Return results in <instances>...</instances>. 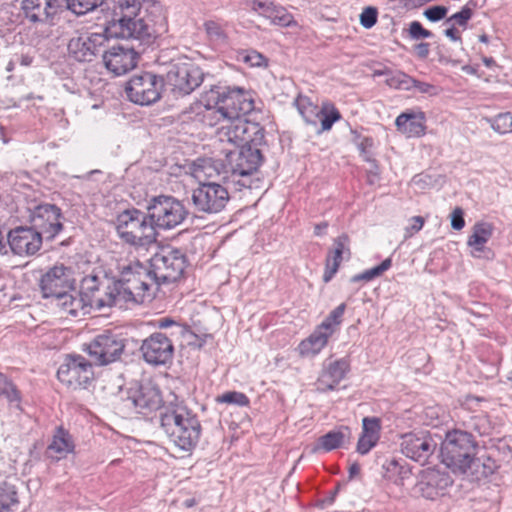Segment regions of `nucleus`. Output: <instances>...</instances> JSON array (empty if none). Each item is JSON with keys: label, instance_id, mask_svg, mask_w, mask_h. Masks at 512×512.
I'll list each match as a JSON object with an SVG mask.
<instances>
[{"label": "nucleus", "instance_id": "50", "mask_svg": "<svg viewBox=\"0 0 512 512\" xmlns=\"http://www.w3.org/2000/svg\"><path fill=\"white\" fill-rule=\"evenodd\" d=\"M414 78L403 72H396L387 79V84L395 89L410 91L413 89Z\"/></svg>", "mask_w": 512, "mask_h": 512}, {"label": "nucleus", "instance_id": "26", "mask_svg": "<svg viewBox=\"0 0 512 512\" xmlns=\"http://www.w3.org/2000/svg\"><path fill=\"white\" fill-rule=\"evenodd\" d=\"M351 257L350 238L347 234H341L333 240V249L329 250L325 260L323 281L328 283L337 273L341 262Z\"/></svg>", "mask_w": 512, "mask_h": 512}, {"label": "nucleus", "instance_id": "3", "mask_svg": "<svg viewBox=\"0 0 512 512\" xmlns=\"http://www.w3.org/2000/svg\"><path fill=\"white\" fill-rule=\"evenodd\" d=\"M476 453L477 443L473 436L462 430L448 432L441 445L442 463L457 474H466L468 471L474 474V468L479 463Z\"/></svg>", "mask_w": 512, "mask_h": 512}, {"label": "nucleus", "instance_id": "23", "mask_svg": "<svg viewBox=\"0 0 512 512\" xmlns=\"http://www.w3.org/2000/svg\"><path fill=\"white\" fill-rule=\"evenodd\" d=\"M81 296L90 307H110L116 305L114 285L101 291V284L97 276H87L81 282Z\"/></svg>", "mask_w": 512, "mask_h": 512}, {"label": "nucleus", "instance_id": "6", "mask_svg": "<svg viewBox=\"0 0 512 512\" xmlns=\"http://www.w3.org/2000/svg\"><path fill=\"white\" fill-rule=\"evenodd\" d=\"M253 143H249L239 148L224 149L225 153L224 168L236 182L243 188H252V175L257 172L263 157L260 150Z\"/></svg>", "mask_w": 512, "mask_h": 512}, {"label": "nucleus", "instance_id": "30", "mask_svg": "<svg viewBox=\"0 0 512 512\" xmlns=\"http://www.w3.org/2000/svg\"><path fill=\"white\" fill-rule=\"evenodd\" d=\"M351 438V429L348 426H340L319 437L311 451L312 453L330 452L349 444Z\"/></svg>", "mask_w": 512, "mask_h": 512}, {"label": "nucleus", "instance_id": "29", "mask_svg": "<svg viewBox=\"0 0 512 512\" xmlns=\"http://www.w3.org/2000/svg\"><path fill=\"white\" fill-rule=\"evenodd\" d=\"M425 123V113L420 110H407L398 115L395 120L397 130L408 138L423 136L426 130Z\"/></svg>", "mask_w": 512, "mask_h": 512}, {"label": "nucleus", "instance_id": "28", "mask_svg": "<svg viewBox=\"0 0 512 512\" xmlns=\"http://www.w3.org/2000/svg\"><path fill=\"white\" fill-rule=\"evenodd\" d=\"M21 8L30 22L44 23L58 13L59 5L56 0H22Z\"/></svg>", "mask_w": 512, "mask_h": 512}, {"label": "nucleus", "instance_id": "49", "mask_svg": "<svg viewBox=\"0 0 512 512\" xmlns=\"http://www.w3.org/2000/svg\"><path fill=\"white\" fill-rule=\"evenodd\" d=\"M238 60L250 67H261L267 65L266 58L256 50H242L238 53Z\"/></svg>", "mask_w": 512, "mask_h": 512}, {"label": "nucleus", "instance_id": "11", "mask_svg": "<svg viewBox=\"0 0 512 512\" xmlns=\"http://www.w3.org/2000/svg\"><path fill=\"white\" fill-rule=\"evenodd\" d=\"M166 79L175 96H185L201 85L204 73L198 65L191 61H179L170 66Z\"/></svg>", "mask_w": 512, "mask_h": 512}, {"label": "nucleus", "instance_id": "45", "mask_svg": "<svg viewBox=\"0 0 512 512\" xmlns=\"http://www.w3.org/2000/svg\"><path fill=\"white\" fill-rule=\"evenodd\" d=\"M487 122L490 124L491 128L499 134L512 132L510 112L499 113L494 117L487 118Z\"/></svg>", "mask_w": 512, "mask_h": 512}, {"label": "nucleus", "instance_id": "20", "mask_svg": "<svg viewBox=\"0 0 512 512\" xmlns=\"http://www.w3.org/2000/svg\"><path fill=\"white\" fill-rule=\"evenodd\" d=\"M126 401L127 406L134 407L142 414L157 410L163 402L159 388L151 381L142 382L138 388L131 389Z\"/></svg>", "mask_w": 512, "mask_h": 512}, {"label": "nucleus", "instance_id": "40", "mask_svg": "<svg viewBox=\"0 0 512 512\" xmlns=\"http://www.w3.org/2000/svg\"><path fill=\"white\" fill-rule=\"evenodd\" d=\"M18 504L17 492L14 486L0 484V512H10Z\"/></svg>", "mask_w": 512, "mask_h": 512}, {"label": "nucleus", "instance_id": "55", "mask_svg": "<svg viewBox=\"0 0 512 512\" xmlns=\"http://www.w3.org/2000/svg\"><path fill=\"white\" fill-rule=\"evenodd\" d=\"M378 17V10L373 6L365 7L360 14V24L366 28H372L376 22Z\"/></svg>", "mask_w": 512, "mask_h": 512}, {"label": "nucleus", "instance_id": "59", "mask_svg": "<svg viewBox=\"0 0 512 512\" xmlns=\"http://www.w3.org/2000/svg\"><path fill=\"white\" fill-rule=\"evenodd\" d=\"M413 89H416L421 94H427L430 96H435L439 94L440 91L437 86L427 82L419 81L415 78L413 83Z\"/></svg>", "mask_w": 512, "mask_h": 512}, {"label": "nucleus", "instance_id": "47", "mask_svg": "<svg viewBox=\"0 0 512 512\" xmlns=\"http://www.w3.org/2000/svg\"><path fill=\"white\" fill-rule=\"evenodd\" d=\"M0 396L5 397L10 403H19L21 400L16 386L2 373H0Z\"/></svg>", "mask_w": 512, "mask_h": 512}, {"label": "nucleus", "instance_id": "60", "mask_svg": "<svg viewBox=\"0 0 512 512\" xmlns=\"http://www.w3.org/2000/svg\"><path fill=\"white\" fill-rule=\"evenodd\" d=\"M385 467L388 472L398 473L401 479H404L410 473L409 469L400 465L396 459L388 460Z\"/></svg>", "mask_w": 512, "mask_h": 512}, {"label": "nucleus", "instance_id": "13", "mask_svg": "<svg viewBox=\"0 0 512 512\" xmlns=\"http://www.w3.org/2000/svg\"><path fill=\"white\" fill-rule=\"evenodd\" d=\"M93 377L92 364L82 355H66L57 371L58 380L73 390L87 388Z\"/></svg>", "mask_w": 512, "mask_h": 512}, {"label": "nucleus", "instance_id": "61", "mask_svg": "<svg viewBox=\"0 0 512 512\" xmlns=\"http://www.w3.org/2000/svg\"><path fill=\"white\" fill-rule=\"evenodd\" d=\"M411 225L406 228V235L405 237H411L413 234L419 232L425 223V220L422 216H414L410 219Z\"/></svg>", "mask_w": 512, "mask_h": 512}, {"label": "nucleus", "instance_id": "36", "mask_svg": "<svg viewBox=\"0 0 512 512\" xmlns=\"http://www.w3.org/2000/svg\"><path fill=\"white\" fill-rule=\"evenodd\" d=\"M57 300L63 314L72 317L79 316L81 312L85 313V308L89 306L82 296H73L68 291L58 297Z\"/></svg>", "mask_w": 512, "mask_h": 512}, {"label": "nucleus", "instance_id": "53", "mask_svg": "<svg viewBox=\"0 0 512 512\" xmlns=\"http://www.w3.org/2000/svg\"><path fill=\"white\" fill-rule=\"evenodd\" d=\"M216 401L218 403L234 404L241 407L249 404V398L244 393L237 391H229L219 395L217 396Z\"/></svg>", "mask_w": 512, "mask_h": 512}, {"label": "nucleus", "instance_id": "38", "mask_svg": "<svg viewBox=\"0 0 512 512\" xmlns=\"http://www.w3.org/2000/svg\"><path fill=\"white\" fill-rule=\"evenodd\" d=\"M320 111L318 122L321 124V129L318 132L329 131L333 124L341 119L340 112L332 104L324 105Z\"/></svg>", "mask_w": 512, "mask_h": 512}, {"label": "nucleus", "instance_id": "4", "mask_svg": "<svg viewBox=\"0 0 512 512\" xmlns=\"http://www.w3.org/2000/svg\"><path fill=\"white\" fill-rule=\"evenodd\" d=\"M115 227L119 238L129 245L146 247L157 241L158 233L148 213L139 209L131 208L119 213Z\"/></svg>", "mask_w": 512, "mask_h": 512}, {"label": "nucleus", "instance_id": "21", "mask_svg": "<svg viewBox=\"0 0 512 512\" xmlns=\"http://www.w3.org/2000/svg\"><path fill=\"white\" fill-rule=\"evenodd\" d=\"M436 442L425 433H408L402 437L401 450L408 458L425 464L436 449Z\"/></svg>", "mask_w": 512, "mask_h": 512}, {"label": "nucleus", "instance_id": "58", "mask_svg": "<svg viewBox=\"0 0 512 512\" xmlns=\"http://www.w3.org/2000/svg\"><path fill=\"white\" fill-rule=\"evenodd\" d=\"M448 8L445 6L437 5L427 8L423 15L431 22H437L446 17Z\"/></svg>", "mask_w": 512, "mask_h": 512}, {"label": "nucleus", "instance_id": "27", "mask_svg": "<svg viewBox=\"0 0 512 512\" xmlns=\"http://www.w3.org/2000/svg\"><path fill=\"white\" fill-rule=\"evenodd\" d=\"M43 297L56 299L70 288L67 269L64 266H54L40 280Z\"/></svg>", "mask_w": 512, "mask_h": 512}, {"label": "nucleus", "instance_id": "2", "mask_svg": "<svg viewBox=\"0 0 512 512\" xmlns=\"http://www.w3.org/2000/svg\"><path fill=\"white\" fill-rule=\"evenodd\" d=\"M160 425L170 441L184 452H190L199 442L202 427L197 414L175 395L163 405Z\"/></svg>", "mask_w": 512, "mask_h": 512}, {"label": "nucleus", "instance_id": "25", "mask_svg": "<svg viewBox=\"0 0 512 512\" xmlns=\"http://www.w3.org/2000/svg\"><path fill=\"white\" fill-rule=\"evenodd\" d=\"M452 483L453 480L448 473L436 469H428L423 473L417 487L422 497L435 500L440 495H443L444 491Z\"/></svg>", "mask_w": 512, "mask_h": 512}, {"label": "nucleus", "instance_id": "24", "mask_svg": "<svg viewBox=\"0 0 512 512\" xmlns=\"http://www.w3.org/2000/svg\"><path fill=\"white\" fill-rule=\"evenodd\" d=\"M205 98L206 103L200 101L190 106V109L185 112L187 118L203 126H221L224 122V113H222L219 105L215 104V100L209 99V92L206 93Z\"/></svg>", "mask_w": 512, "mask_h": 512}, {"label": "nucleus", "instance_id": "64", "mask_svg": "<svg viewBox=\"0 0 512 512\" xmlns=\"http://www.w3.org/2000/svg\"><path fill=\"white\" fill-rule=\"evenodd\" d=\"M415 53L420 59H426L430 53V44L426 42L418 43L414 46Z\"/></svg>", "mask_w": 512, "mask_h": 512}, {"label": "nucleus", "instance_id": "7", "mask_svg": "<svg viewBox=\"0 0 512 512\" xmlns=\"http://www.w3.org/2000/svg\"><path fill=\"white\" fill-rule=\"evenodd\" d=\"M187 265L185 254L176 248L165 247L150 259V270L156 285L175 282Z\"/></svg>", "mask_w": 512, "mask_h": 512}, {"label": "nucleus", "instance_id": "22", "mask_svg": "<svg viewBox=\"0 0 512 512\" xmlns=\"http://www.w3.org/2000/svg\"><path fill=\"white\" fill-rule=\"evenodd\" d=\"M41 233L34 230L33 227H16L12 229L7 236L8 244L14 254L33 255L42 245Z\"/></svg>", "mask_w": 512, "mask_h": 512}, {"label": "nucleus", "instance_id": "62", "mask_svg": "<svg viewBox=\"0 0 512 512\" xmlns=\"http://www.w3.org/2000/svg\"><path fill=\"white\" fill-rule=\"evenodd\" d=\"M451 226L455 230H461L465 226L463 210L459 207L455 208L452 212Z\"/></svg>", "mask_w": 512, "mask_h": 512}, {"label": "nucleus", "instance_id": "44", "mask_svg": "<svg viewBox=\"0 0 512 512\" xmlns=\"http://www.w3.org/2000/svg\"><path fill=\"white\" fill-rule=\"evenodd\" d=\"M204 28L211 42L216 45H222L226 43L227 35L220 23L209 20L204 23Z\"/></svg>", "mask_w": 512, "mask_h": 512}, {"label": "nucleus", "instance_id": "10", "mask_svg": "<svg viewBox=\"0 0 512 512\" xmlns=\"http://www.w3.org/2000/svg\"><path fill=\"white\" fill-rule=\"evenodd\" d=\"M217 138L221 143L239 148L249 143L258 145L264 138V132L258 124L245 118H224V122L217 130Z\"/></svg>", "mask_w": 512, "mask_h": 512}, {"label": "nucleus", "instance_id": "41", "mask_svg": "<svg viewBox=\"0 0 512 512\" xmlns=\"http://www.w3.org/2000/svg\"><path fill=\"white\" fill-rule=\"evenodd\" d=\"M267 19L274 25L281 27L296 26L297 22L294 20L293 15L287 11V9L281 5L276 4L271 14L268 15Z\"/></svg>", "mask_w": 512, "mask_h": 512}, {"label": "nucleus", "instance_id": "57", "mask_svg": "<svg viewBox=\"0 0 512 512\" xmlns=\"http://www.w3.org/2000/svg\"><path fill=\"white\" fill-rule=\"evenodd\" d=\"M171 326H175L178 332L183 336L188 334L190 336L197 338V336L190 329H188L187 326L181 325L171 318L165 317L157 320V327L160 329H166Z\"/></svg>", "mask_w": 512, "mask_h": 512}, {"label": "nucleus", "instance_id": "31", "mask_svg": "<svg viewBox=\"0 0 512 512\" xmlns=\"http://www.w3.org/2000/svg\"><path fill=\"white\" fill-rule=\"evenodd\" d=\"M332 333L326 330V326L317 325L314 331L298 345V352L302 357H314L328 344Z\"/></svg>", "mask_w": 512, "mask_h": 512}, {"label": "nucleus", "instance_id": "34", "mask_svg": "<svg viewBox=\"0 0 512 512\" xmlns=\"http://www.w3.org/2000/svg\"><path fill=\"white\" fill-rule=\"evenodd\" d=\"M75 444L71 434L63 427H58L47 447V454L57 461L64 459L68 454L73 453Z\"/></svg>", "mask_w": 512, "mask_h": 512}, {"label": "nucleus", "instance_id": "12", "mask_svg": "<svg viewBox=\"0 0 512 512\" xmlns=\"http://www.w3.org/2000/svg\"><path fill=\"white\" fill-rule=\"evenodd\" d=\"M164 80L151 72L134 75L126 84L128 99L139 105H151L161 97Z\"/></svg>", "mask_w": 512, "mask_h": 512}, {"label": "nucleus", "instance_id": "15", "mask_svg": "<svg viewBox=\"0 0 512 512\" xmlns=\"http://www.w3.org/2000/svg\"><path fill=\"white\" fill-rule=\"evenodd\" d=\"M226 187L215 182H204L192 192V203L198 212L216 214L221 212L229 201Z\"/></svg>", "mask_w": 512, "mask_h": 512}, {"label": "nucleus", "instance_id": "8", "mask_svg": "<svg viewBox=\"0 0 512 512\" xmlns=\"http://www.w3.org/2000/svg\"><path fill=\"white\" fill-rule=\"evenodd\" d=\"M147 210L155 230H171L180 225L188 215L183 203L171 196L154 197Z\"/></svg>", "mask_w": 512, "mask_h": 512}, {"label": "nucleus", "instance_id": "5", "mask_svg": "<svg viewBox=\"0 0 512 512\" xmlns=\"http://www.w3.org/2000/svg\"><path fill=\"white\" fill-rule=\"evenodd\" d=\"M156 285L150 268L139 262L123 267L120 279L114 284L116 302L122 299L126 302L143 303L151 299L152 285Z\"/></svg>", "mask_w": 512, "mask_h": 512}, {"label": "nucleus", "instance_id": "63", "mask_svg": "<svg viewBox=\"0 0 512 512\" xmlns=\"http://www.w3.org/2000/svg\"><path fill=\"white\" fill-rule=\"evenodd\" d=\"M447 28L444 30V35L454 42H461V31L459 28L452 24H445Z\"/></svg>", "mask_w": 512, "mask_h": 512}, {"label": "nucleus", "instance_id": "19", "mask_svg": "<svg viewBox=\"0 0 512 512\" xmlns=\"http://www.w3.org/2000/svg\"><path fill=\"white\" fill-rule=\"evenodd\" d=\"M139 52L134 47L125 45L112 46L103 53L105 67L120 76L136 67Z\"/></svg>", "mask_w": 512, "mask_h": 512}, {"label": "nucleus", "instance_id": "46", "mask_svg": "<svg viewBox=\"0 0 512 512\" xmlns=\"http://www.w3.org/2000/svg\"><path fill=\"white\" fill-rule=\"evenodd\" d=\"M67 8L77 15H84L103 4L104 0H66Z\"/></svg>", "mask_w": 512, "mask_h": 512}, {"label": "nucleus", "instance_id": "35", "mask_svg": "<svg viewBox=\"0 0 512 512\" xmlns=\"http://www.w3.org/2000/svg\"><path fill=\"white\" fill-rule=\"evenodd\" d=\"M493 234V226L487 222H478L472 228V234L469 236L467 244L471 248V255L480 258L485 251L486 243Z\"/></svg>", "mask_w": 512, "mask_h": 512}, {"label": "nucleus", "instance_id": "18", "mask_svg": "<svg viewBox=\"0 0 512 512\" xmlns=\"http://www.w3.org/2000/svg\"><path fill=\"white\" fill-rule=\"evenodd\" d=\"M107 41L108 38L103 32L81 34L69 41L68 51L79 62H91L103 51Z\"/></svg>", "mask_w": 512, "mask_h": 512}, {"label": "nucleus", "instance_id": "42", "mask_svg": "<svg viewBox=\"0 0 512 512\" xmlns=\"http://www.w3.org/2000/svg\"><path fill=\"white\" fill-rule=\"evenodd\" d=\"M391 266H392L391 258H386L385 260H383L381 262V264H379L371 269H367V270L363 271L362 273L353 276L351 281L352 282H359V281L369 282V281L381 276L385 271L390 269Z\"/></svg>", "mask_w": 512, "mask_h": 512}, {"label": "nucleus", "instance_id": "14", "mask_svg": "<svg viewBox=\"0 0 512 512\" xmlns=\"http://www.w3.org/2000/svg\"><path fill=\"white\" fill-rule=\"evenodd\" d=\"M125 346L124 338L110 331H105L95 336L87 345L85 351L96 365H107L120 359Z\"/></svg>", "mask_w": 512, "mask_h": 512}, {"label": "nucleus", "instance_id": "32", "mask_svg": "<svg viewBox=\"0 0 512 512\" xmlns=\"http://www.w3.org/2000/svg\"><path fill=\"white\" fill-rule=\"evenodd\" d=\"M350 369V363L347 359L341 358L329 363L321 373L318 380L323 391L334 390L337 385L345 378Z\"/></svg>", "mask_w": 512, "mask_h": 512}, {"label": "nucleus", "instance_id": "16", "mask_svg": "<svg viewBox=\"0 0 512 512\" xmlns=\"http://www.w3.org/2000/svg\"><path fill=\"white\" fill-rule=\"evenodd\" d=\"M61 210L54 204H39L30 214L34 230L41 233L43 238L52 240L62 230Z\"/></svg>", "mask_w": 512, "mask_h": 512}, {"label": "nucleus", "instance_id": "37", "mask_svg": "<svg viewBox=\"0 0 512 512\" xmlns=\"http://www.w3.org/2000/svg\"><path fill=\"white\" fill-rule=\"evenodd\" d=\"M296 106L305 120L306 123L316 125L318 122V115L321 113L318 106L312 104L310 100L306 97H299L296 100Z\"/></svg>", "mask_w": 512, "mask_h": 512}, {"label": "nucleus", "instance_id": "39", "mask_svg": "<svg viewBox=\"0 0 512 512\" xmlns=\"http://www.w3.org/2000/svg\"><path fill=\"white\" fill-rule=\"evenodd\" d=\"M193 175L201 184L219 175V171L211 160L203 159L195 164Z\"/></svg>", "mask_w": 512, "mask_h": 512}, {"label": "nucleus", "instance_id": "52", "mask_svg": "<svg viewBox=\"0 0 512 512\" xmlns=\"http://www.w3.org/2000/svg\"><path fill=\"white\" fill-rule=\"evenodd\" d=\"M242 2L258 15L267 18L276 5L271 0H242Z\"/></svg>", "mask_w": 512, "mask_h": 512}, {"label": "nucleus", "instance_id": "43", "mask_svg": "<svg viewBox=\"0 0 512 512\" xmlns=\"http://www.w3.org/2000/svg\"><path fill=\"white\" fill-rule=\"evenodd\" d=\"M345 310L346 304L341 303L336 308H334L319 325L326 326V330L334 334L342 323Z\"/></svg>", "mask_w": 512, "mask_h": 512}, {"label": "nucleus", "instance_id": "33", "mask_svg": "<svg viewBox=\"0 0 512 512\" xmlns=\"http://www.w3.org/2000/svg\"><path fill=\"white\" fill-rule=\"evenodd\" d=\"M381 424L376 417H365L362 420V433L357 443V452L367 454L379 441Z\"/></svg>", "mask_w": 512, "mask_h": 512}, {"label": "nucleus", "instance_id": "54", "mask_svg": "<svg viewBox=\"0 0 512 512\" xmlns=\"http://www.w3.org/2000/svg\"><path fill=\"white\" fill-rule=\"evenodd\" d=\"M356 145L360 151V155L363 160L370 163H375V160L372 158L371 149L374 146V140L369 136H360L356 135Z\"/></svg>", "mask_w": 512, "mask_h": 512}, {"label": "nucleus", "instance_id": "48", "mask_svg": "<svg viewBox=\"0 0 512 512\" xmlns=\"http://www.w3.org/2000/svg\"><path fill=\"white\" fill-rule=\"evenodd\" d=\"M467 427L477 432L479 435H488L491 431V423L487 415L480 413L472 416Z\"/></svg>", "mask_w": 512, "mask_h": 512}, {"label": "nucleus", "instance_id": "9", "mask_svg": "<svg viewBox=\"0 0 512 512\" xmlns=\"http://www.w3.org/2000/svg\"><path fill=\"white\" fill-rule=\"evenodd\" d=\"M209 99L219 105L224 118H244L254 108L250 94L239 87L215 86L209 91Z\"/></svg>", "mask_w": 512, "mask_h": 512}, {"label": "nucleus", "instance_id": "56", "mask_svg": "<svg viewBox=\"0 0 512 512\" xmlns=\"http://www.w3.org/2000/svg\"><path fill=\"white\" fill-rule=\"evenodd\" d=\"M409 36L413 40H420L426 38H432L433 33L427 29H425L422 24L418 21H412L409 24Z\"/></svg>", "mask_w": 512, "mask_h": 512}, {"label": "nucleus", "instance_id": "1", "mask_svg": "<svg viewBox=\"0 0 512 512\" xmlns=\"http://www.w3.org/2000/svg\"><path fill=\"white\" fill-rule=\"evenodd\" d=\"M115 17L116 36L147 47L166 31V17L156 0H109Z\"/></svg>", "mask_w": 512, "mask_h": 512}, {"label": "nucleus", "instance_id": "17", "mask_svg": "<svg viewBox=\"0 0 512 512\" xmlns=\"http://www.w3.org/2000/svg\"><path fill=\"white\" fill-rule=\"evenodd\" d=\"M143 359L150 365L159 366L170 362L174 355L172 340L162 332L152 333L140 346Z\"/></svg>", "mask_w": 512, "mask_h": 512}, {"label": "nucleus", "instance_id": "51", "mask_svg": "<svg viewBox=\"0 0 512 512\" xmlns=\"http://www.w3.org/2000/svg\"><path fill=\"white\" fill-rule=\"evenodd\" d=\"M473 11L467 5L464 6L459 12L454 13L450 17L446 18L444 24H452L457 28L465 30L468 26L469 20L472 18Z\"/></svg>", "mask_w": 512, "mask_h": 512}]
</instances>
